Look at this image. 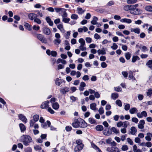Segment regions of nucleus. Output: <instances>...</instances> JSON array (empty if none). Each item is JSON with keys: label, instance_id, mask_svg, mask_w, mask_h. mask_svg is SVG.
Masks as SVG:
<instances>
[{"label": "nucleus", "instance_id": "nucleus-24", "mask_svg": "<svg viewBox=\"0 0 152 152\" xmlns=\"http://www.w3.org/2000/svg\"><path fill=\"white\" fill-rule=\"evenodd\" d=\"M98 54L99 55L101 54L105 55L106 54L105 50H102L101 49L98 50L97 51Z\"/></svg>", "mask_w": 152, "mask_h": 152}, {"label": "nucleus", "instance_id": "nucleus-2", "mask_svg": "<svg viewBox=\"0 0 152 152\" xmlns=\"http://www.w3.org/2000/svg\"><path fill=\"white\" fill-rule=\"evenodd\" d=\"M79 120L80 123V124H79V127L80 128H84L87 126V124L84 120L81 119V118H79Z\"/></svg>", "mask_w": 152, "mask_h": 152}, {"label": "nucleus", "instance_id": "nucleus-32", "mask_svg": "<svg viewBox=\"0 0 152 152\" xmlns=\"http://www.w3.org/2000/svg\"><path fill=\"white\" fill-rule=\"evenodd\" d=\"M110 130L111 131L113 132L115 134H118L119 133V131L115 127H113L111 128Z\"/></svg>", "mask_w": 152, "mask_h": 152}, {"label": "nucleus", "instance_id": "nucleus-30", "mask_svg": "<svg viewBox=\"0 0 152 152\" xmlns=\"http://www.w3.org/2000/svg\"><path fill=\"white\" fill-rule=\"evenodd\" d=\"M147 136L145 137V139L148 141H150L151 140V138L150 137V135H151V136H152V134L150 133H148L147 134Z\"/></svg>", "mask_w": 152, "mask_h": 152}, {"label": "nucleus", "instance_id": "nucleus-51", "mask_svg": "<svg viewBox=\"0 0 152 152\" xmlns=\"http://www.w3.org/2000/svg\"><path fill=\"white\" fill-rule=\"evenodd\" d=\"M36 122L33 119L31 120L30 121V127H32L34 125V123Z\"/></svg>", "mask_w": 152, "mask_h": 152}, {"label": "nucleus", "instance_id": "nucleus-35", "mask_svg": "<svg viewBox=\"0 0 152 152\" xmlns=\"http://www.w3.org/2000/svg\"><path fill=\"white\" fill-rule=\"evenodd\" d=\"M57 28L59 29L62 32H64V29L63 28V25L62 24H60L58 25L57 26Z\"/></svg>", "mask_w": 152, "mask_h": 152}, {"label": "nucleus", "instance_id": "nucleus-25", "mask_svg": "<svg viewBox=\"0 0 152 152\" xmlns=\"http://www.w3.org/2000/svg\"><path fill=\"white\" fill-rule=\"evenodd\" d=\"M138 111L137 110L135 107L131 108L129 110V112L131 114L134 113Z\"/></svg>", "mask_w": 152, "mask_h": 152}, {"label": "nucleus", "instance_id": "nucleus-48", "mask_svg": "<svg viewBox=\"0 0 152 152\" xmlns=\"http://www.w3.org/2000/svg\"><path fill=\"white\" fill-rule=\"evenodd\" d=\"M130 7L131 5H126L124 7V9L126 11H128L129 10H130Z\"/></svg>", "mask_w": 152, "mask_h": 152}, {"label": "nucleus", "instance_id": "nucleus-16", "mask_svg": "<svg viewBox=\"0 0 152 152\" xmlns=\"http://www.w3.org/2000/svg\"><path fill=\"white\" fill-rule=\"evenodd\" d=\"M120 21L122 22L126 23H132V20L129 19L123 18L120 20Z\"/></svg>", "mask_w": 152, "mask_h": 152}, {"label": "nucleus", "instance_id": "nucleus-7", "mask_svg": "<svg viewBox=\"0 0 152 152\" xmlns=\"http://www.w3.org/2000/svg\"><path fill=\"white\" fill-rule=\"evenodd\" d=\"M83 144L77 145L75 148L74 151L75 152H79L83 149Z\"/></svg>", "mask_w": 152, "mask_h": 152}, {"label": "nucleus", "instance_id": "nucleus-26", "mask_svg": "<svg viewBox=\"0 0 152 152\" xmlns=\"http://www.w3.org/2000/svg\"><path fill=\"white\" fill-rule=\"evenodd\" d=\"M146 65L151 69H152V60H150L148 61L146 63Z\"/></svg>", "mask_w": 152, "mask_h": 152}, {"label": "nucleus", "instance_id": "nucleus-63", "mask_svg": "<svg viewBox=\"0 0 152 152\" xmlns=\"http://www.w3.org/2000/svg\"><path fill=\"white\" fill-rule=\"evenodd\" d=\"M40 28V27L39 26H37L36 25H34L33 27V30H36V31H38V30Z\"/></svg>", "mask_w": 152, "mask_h": 152}, {"label": "nucleus", "instance_id": "nucleus-19", "mask_svg": "<svg viewBox=\"0 0 152 152\" xmlns=\"http://www.w3.org/2000/svg\"><path fill=\"white\" fill-rule=\"evenodd\" d=\"M131 31L132 32H134L135 33L139 34L140 32V29L138 28H132L131 29Z\"/></svg>", "mask_w": 152, "mask_h": 152}, {"label": "nucleus", "instance_id": "nucleus-50", "mask_svg": "<svg viewBox=\"0 0 152 152\" xmlns=\"http://www.w3.org/2000/svg\"><path fill=\"white\" fill-rule=\"evenodd\" d=\"M130 108V105L129 104H127L124 106V109L126 111L129 110Z\"/></svg>", "mask_w": 152, "mask_h": 152}, {"label": "nucleus", "instance_id": "nucleus-40", "mask_svg": "<svg viewBox=\"0 0 152 152\" xmlns=\"http://www.w3.org/2000/svg\"><path fill=\"white\" fill-rule=\"evenodd\" d=\"M70 20V19L69 18H63L62 21L63 22L65 23H68Z\"/></svg>", "mask_w": 152, "mask_h": 152}, {"label": "nucleus", "instance_id": "nucleus-17", "mask_svg": "<svg viewBox=\"0 0 152 152\" xmlns=\"http://www.w3.org/2000/svg\"><path fill=\"white\" fill-rule=\"evenodd\" d=\"M118 97V93H113L111 94V97L114 99L115 100Z\"/></svg>", "mask_w": 152, "mask_h": 152}, {"label": "nucleus", "instance_id": "nucleus-18", "mask_svg": "<svg viewBox=\"0 0 152 152\" xmlns=\"http://www.w3.org/2000/svg\"><path fill=\"white\" fill-rule=\"evenodd\" d=\"M131 131L130 132L131 134L132 135L134 134L137 132V130L135 127L132 126L130 129Z\"/></svg>", "mask_w": 152, "mask_h": 152}, {"label": "nucleus", "instance_id": "nucleus-20", "mask_svg": "<svg viewBox=\"0 0 152 152\" xmlns=\"http://www.w3.org/2000/svg\"><path fill=\"white\" fill-rule=\"evenodd\" d=\"M103 126L100 125H99L96 126L95 127V129L97 131H101L103 129Z\"/></svg>", "mask_w": 152, "mask_h": 152}, {"label": "nucleus", "instance_id": "nucleus-8", "mask_svg": "<svg viewBox=\"0 0 152 152\" xmlns=\"http://www.w3.org/2000/svg\"><path fill=\"white\" fill-rule=\"evenodd\" d=\"M19 119L25 123H26L27 122V119L24 115L21 114L18 115Z\"/></svg>", "mask_w": 152, "mask_h": 152}, {"label": "nucleus", "instance_id": "nucleus-14", "mask_svg": "<svg viewBox=\"0 0 152 152\" xmlns=\"http://www.w3.org/2000/svg\"><path fill=\"white\" fill-rule=\"evenodd\" d=\"M19 126L21 132H24L26 130V127L23 124H19Z\"/></svg>", "mask_w": 152, "mask_h": 152}, {"label": "nucleus", "instance_id": "nucleus-4", "mask_svg": "<svg viewBox=\"0 0 152 152\" xmlns=\"http://www.w3.org/2000/svg\"><path fill=\"white\" fill-rule=\"evenodd\" d=\"M50 102L49 101L47 100L43 102L41 105V108L42 109H46L49 107V105L48 104Z\"/></svg>", "mask_w": 152, "mask_h": 152}, {"label": "nucleus", "instance_id": "nucleus-34", "mask_svg": "<svg viewBox=\"0 0 152 152\" xmlns=\"http://www.w3.org/2000/svg\"><path fill=\"white\" fill-rule=\"evenodd\" d=\"M96 106V104L95 103H91L90 104V108L92 110H95Z\"/></svg>", "mask_w": 152, "mask_h": 152}, {"label": "nucleus", "instance_id": "nucleus-6", "mask_svg": "<svg viewBox=\"0 0 152 152\" xmlns=\"http://www.w3.org/2000/svg\"><path fill=\"white\" fill-rule=\"evenodd\" d=\"M28 17L29 19L31 20L34 19L38 17V15L34 13H30L28 14Z\"/></svg>", "mask_w": 152, "mask_h": 152}, {"label": "nucleus", "instance_id": "nucleus-58", "mask_svg": "<svg viewBox=\"0 0 152 152\" xmlns=\"http://www.w3.org/2000/svg\"><path fill=\"white\" fill-rule=\"evenodd\" d=\"M127 141L131 145H132L133 144V142L132 140L129 138H127Z\"/></svg>", "mask_w": 152, "mask_h": 152}, {"label": "nucleus", "instance_id": "nucleus-23", "mask_svg": "<svg viewBox=\"0 0 152 152\" xmlns=\"http://www.w3.org/2000/svg\"><path fill=\"white\" fill-rule=\"evenodd\" d=\"M24 26L25 27V28L28 31H31V26L29 24L27 23H24Z\"/></svg>", "mask_w": 152, "mask_h": 152}, {"label": "nucleus", "instance_id": "nucleus-60", "mask_svg": "<svg viewBox=\"0 0 152 152\" xmlns=\"http://www.w3.org/2000/svg\"><path fill=\"white\" fill-rule=\"evenodd\" d=\"M107 65L105 62H103L101 64V66L103 68H105L107 67Z\"/></svg>", "mask_w": 152, "mask_h": 152}, {"label": "nucleus", "instance_id": "nucleus-1", "mask_svg": "<svg viewBox=\"0 0 152 152\" xmlns=\"http://www.w3.org/2000/svg\"><path fill=\"white\" fill-rule=\"evenodd\" d=\"M32 140L31 137L29 135H23L22 137V142L25 146H28L29 143L31 142Z\"/></svg>", "mask_w": 152, "mask_h": 152}, {"label": "nucleus", "instance_id": "nucleus-53", "mask_svg": "<svg viewBox=\"0 0 152 152\" xmlns=\"http://www.w3.org/2000/svg\"><path fill=\"white\" fill-rule=\"evenodd\" d=\"M25 152H32V150L31 147H28L25 149Z\"/></svg>", "mask_w": 152, "mask_h": 152}, {"label": "nucleus", "instance_id": "nucleus-52", "mask_svg": "<svg viewBox=\"0 0 152 152\" xmlns=\"http://www.w3.org/2000/svg\"><path fill=\"white\" fill-rule=\"evenodd\" d=\"M128 149L127 146L126 145H124L122 146L121 149L123 151H126Z\"/></svg>", "mask_w": 152, "mask_h": 152}, {"label": "nucleus", "instance_id": "nucleus-37", "mask_svg": "<svg viewBox=\"0 0 152 152\" xmlns=\"http://www.w3.org/2000/svg\"><path fill=\"white\" fill-rule=\"evenodd\" d=\"M88 121L89 123L92 124H95L96 123L95 120L92 118H88Z\"/></svg>", "mask_w": 152, "mask_h": 152}, {"label": "nucleus", "instance_id": "nucleus-3", "mask_svg": "<svg viewBox=\"0 0 152 152\" xmlns=\"http://www.w3.org/2000/svg\"><path fill=\"white\" fill-rule=\"evenodd\" d=\"M37 38L42 43L45 44H46L47 43V39L42 35L38 34H37Z\"/></svg>", "mask_w": 152, "mask_h": 152}, {"label": "nucleus", "instance_id": "nucleus-22", "mask_svg": "<svg viewBox=\"0 0 152 152\" xmlns=\"http://www.w3.org/2000/svg\"><path fill=\"white\" fill-rule=\"evenodd\" d=\"M59 105L56 102L53 103L52 105V107L53 109L55 110H57L59 108Z\"/></svg>", "mask_w": 152, "mask_h": 152}, {"label": "nucleus", "instance_id": "nucleus-13", "mask_svg": "<svg viewBox=\"0 0 152 152\" xmlns=\"http://www.w3.org/2000/svg\"><path fill=\"white\" fill-rule=\"evenodd\" d=\"M107 129H105L103 132L104 134L106 136H108L112 134V131H110L108 130L107 131Z\"/></svg>", "mask_w": 152, "mask_h": 152}, {"label": "nucleus", "instance_id": "nucleus-29", "mask_svg": "<svg viewBox=\"0 0 152 152\" xmlns=\"http://www.w3.org/2000/svg\"><path fill=\"white\" fill-rule=\"evenodd\" d=\"M71 18L73 20H76L79 18V17L77 15L73 14L71 15Z\"/></svg>", "mask_w": 152, "mask_h": 152}, {"label": "nucleus", "instance_id": "nucleus-57", "mask_svg": "<svg viewBox=\"0 0 152 152\" xmlns=\"http://www.w3.org/2000/svg\"><path fill=\"white\" fill-rule=\"evenodd\" d=\"M99 112L100 115H102L104 113V110L102 107H101L99 110Z\"/></svg>", "mask_w": 152, "mask_h": 152}, {"label": "nucleus", "instance_id": "nucleus-44", "mask_svg": "<svg viewBox=\"0 0 152 152\" xmlns=\"http://www.w3.org/2000/svg\"><path fill=\"white\" fill-rule=\"evenodd\" d=\"M137 1V0H128L127 2L128 4H132L136 3Z\"/></svg>", "mask_w": 152, "mask_h": 152}, {"label": "nucleus", "instance_id": "nucleus-42", "mask_svg": "<svg viewBox=\"0 0 152 152\" xmlns=\"http://www.w3.org/2000/svg\"><path fill=\"white\" fill-rule=\"evenodd\" d=\"M39 118V115H35L33 116V120L36 122L38 121Z\"/></svg>", "mask_w": 152, "mask_h": 152}, {"label": "nucleus", "instance_id": "nucleus-27", "mask_svg": "<svg viewBox=\"0 0 152 152\" xmlns=\"http://www.w3.org/2000/svg\"><path fill=\"white\" fill-rule=\"evenodd\" d=\"M145 9L147 11L152 12V6H146L145 7Z\"/></svg>", "mask_w": 152, "mask_h": 152}, {"label": "nucleus", "instance_id": "nucleus-64", "mask_svg": "<svg viewBox=\"0 0 152 152\" xmlns=\"http://www.w3.org/2000/svg\"><path fill=\"white\" fill-rule=\"evenodd\" d=\"M94 38L96 39H98L101 38L100 36L97 33H95L94 35Z\"/></svg>", "mask_w": 152, "mask_h": 152}, {"label": "nucleus", "instance_id": "nucleus-49", "mask_svg": "<svg viewBox=\"0 0 152 152\" xmlns=\"http://www.w3.org/2000/svg\"><path fill=\"white\" fill-rule=\"evenodd\" d=\"M118 47V46L115 43L113 44L112 46H111V48L113 50H116Z\"/></svg>", "mask_w": 152, "mask_h": 152}, {"label": "nucleus", "instance_id": "nucleus-21", "mask_svg": "<svg viewBox=\"0 0 152 152\" xmlns=\"http://www.w3.org/2000/svg\"><path fill=\"white\" fill-rule=\"evenodd\" d=\"M140 60V58L137 56H133L132 57V62L133 63L135 62L137 60Z\"/></svg>", "mask_w": 152, "mask_h": 152}, {"label": "nucleus", "instance_id": "nucleus-5", "mask_svg": "<svg viewBox=\"0 0 152 152\" xmlns=\"http://www.w3.org/2000/svg\"><path fill=\"white\" fill-rule=\"evenodd\" d=\"M147 115V112L145 111H142L141 113H137V116L139 118H142L143 117H146Z\"/></svg>", "mask_w": 152, "mask_h": 152}, {"label": "nucleus", "instance_id": "nucleus-39", "mask_svg": "<svg viewBox=\"0 0 152 152\" xmlns=\"http://www.w3.org/2000/svg\"><path fill=\"white\" fill-rule=\"evenodd\" d=\"M115 103L119 107H121L122 106V103L121 101L119 99L116 100L115 102Z\"/></svg>", "mask_w": 152, "mask_h": 152}, {"label": "nucleus", "instance_id": "nucleus-56", "mask_svg": "<svg viewBox=\"0 0 152 152\" xmlns=\"http://www.w3.org/2000/svg\"><path fill=\"white\" fill-rule=\"evenodd\" d=\"M84 45H80L79 46V48L82 51L86 50V47H84Z\"/></svg>", "mask_w": 152, "mask_h": 152}, {"label": "nucleus", "instance_id": "nucleus-36", "mask_svg": "<svg viewBox=\"0 0 152 152\" xmlns=\"http://www.w3.org/2000/svg\"><path fill=\"white\" fill-rule=\"evenodd\" d=\"M129 80H135L134 77L133 75V73L131 71L129 72Z\"/></svg>", "mask_w": 152, "mask_h": 152}, {"label": "nucleus", "instance_id": "nucleus-9", "mask_svg": "<svg viewBox=\"0 0 152 152\" xmlns=\"http://www.w3.org/2000/svg\"><path fill=\"white\" fill-rule=\"evenodd\" d=\"M69 91V88L67 87H65L63 88L60 90L61 93L63 94H66Z\"/></svg>", "mask_w": 152, "mask_h": 152}, {"label": "nucleus", "instance_id": "nucleus-33", "mask_svg": "<svg viewBox=\"0 0 152 152\" xmlns=\"http://www.w3.org/2000/svg\"><path fill=\"white\" fill-rule=\"evenodd\" d=\"M61 41L60 39H54L53 42L55 45H58L61 43Z\"/></svg>", "mask_w": 152, "mask_h": 152}, {"label": "nucleus", "instance_id": "nucleus-47", "mask_svg": "<svg viewBox=\"0 0 152 152\" xmlns=\"http://www.w3.org/2000/svg\"><path fill=\"white\" fill-rule=\"evenodd\" d=\"M34 21L35 22L39 24H40L41 23V21L40 19L37 18H36L34 19Z\"/></svg>", "mask_w": 152, "mask_h": 152}, {"label": "nucleus", "instance_id": "nucleus-31", "mask_svg": "<svg viewBox=\"0 0 152 152\" xmlns=\"http://www.w3.org/2000/svg\"><path fill=\"white\" fill-rule=\"evenodd\" d=\"M77 10L78 11V13L79 14H83L85 11V10H83L82 8L80 7H77Z\"/></svg>", "mask_w": 152, "mask_h": 152}, {"label": "nucleus", "instance_id": "nucleus-12", "mask_svg": "<svg viewBox=\"0 0 152 152\" xmlns=\"http://www.w3.org/2000/svg\"><path fill=\"white\" fill-rule=\"evenodd\" d=\"M45 20L49 25L52 26L53 25V22L49 16L45 18Z\"/></svg>", "mask_w": 152, "mask_h": 152}, {"label": "nucleus", "instance_id": "nucleus-41", "mask_svg": "<svg viewBox=\"0 0 152 152\" xmlns=\"http://www.w3.org/2000/svg\"><path fill=\"white\" fill-rule=\"evenodd\" d=\"M152 94V89L149 88L148 90V91L147 92V95L148 96L150 97Z\"/></svg>", "mask_w": 152, "mask_h": 152}, {"label": "nucleus", "instance_id": "nucleus-46", "mask_svg": "<svg viewBox=\"0 0 152 152\" xmlns=\"http://www.w3.org/2000/svg\"><path fill=\"white\" fill-rule=\"evenodd\" d=\"M112 152H120L121 151L118 148L116 147H113Z\"/></svg>", "mask_w": 152, "mask_h": 152}, {"label": "nucleus", "instance_id": "nucleus-38", "mask_svg": "<svg viewBox=\"0 0 152 152\" xmlns=\"http://www.w3.org/2000/svg\"><path fill=\"white\" fill-rule=\"evenodd\" d=\"M125 57L127 60H129L131 57V54L129 52L125 53Z\"/></svg>", "mask_w": 152, "mask_h": 152}, {"label": "nucleus", "instance_id": "nucleus-15", "mask_svg": "<svg viewBox=\"0 0 152 152\" xmlns=\"http://www.w3.org/2000/svg\"><path fill=\"white\" fill-rule=\"evenodd\" d=\"M79 124H80V122L79 121V118H78L77 120V121H76L74 123H73L72 124V125L73 127L75 128H77L79 127Z\"/></svg>", "mask_w": 152, "mask_h": 152}, {"label": "nucleus", "instance_id": "nucleus-54", "mask_svg": "<svg viewBox=\"0 0 152 152\" xmlns=\"http://www.w3.org/2000/svg\"><path fill=\"white\" fill-rule=\"evenodd\" d=\"M51 55L53 57H56L57 55V53L56 51L52 50L51 51Z\"/></svg>", "mask_w": 152, "mask_h": 152}, {"label": "nucleus", "instance_id": "nucleus-61", "mask_svg": "<svg viewBox=\"0 0 152 152\" xmlns=\"http://www.w3.org/2000/svg\"><path fill=\"white\" fill-rule=\"evenodd\" d=\"M132 122H134L136 123H138V119L136 118L133 117L132 119Z\"/></svg>", "mask_w": 152, "mask_h": 152}, {"label": "nucleus", "instance_id": "nucleus-59", "mask_svg": "<svg viewBox=\"0 0 152 152\" xmlns=\"http://www.w3.org/2000/svg\"><path fill=\"white\" fill-rule=\"evenodd\" d=\"M122 74L125 78L127 77L128 76V73L127 72L123 71L122 72Z\"/></svg>", "mask_w": 152, "mask_h": 152}, {"label": "nucleus", "instance_id": "nucleus-45", "mask_svg": "<svg viewBox=\"0 0 152 152\" xmlns=\"http://www.w3.org/2000/svg\"><path fill=\"white\" fill-rule=\"evenodd\" d=\"M79 42L81 44L80 45H85V41L83 38H80L79 40Z\"/></svg>", "mask_w": 152, "mask_h": 152}, {"label": "nucleus", "instance_id": "nucleus-28", "mask_svg": "<svg viewBox=\"0 0 152 152\" xmlns=\"http://www.w3.org/2000/svg\"><path fill=\"white\" fill-rule=\"evenodd\" d=\"M139 48L141 49L142 52H145L146 51H148V48L145 46H143L142 48L140 46H139Z\"/></svg>", "mask_w": 152, "mask_h": 152}, {"label": "nucleus", "instance_id": "nucleus-62", "mask_svg": "<svg viewBox=\"0 0 152 152\" xmlns=\"http://www.w3.org/2000/svg\"><path fill=\"white\" fill-rule=\"evenodd\" d=\"M76 143H77V145L83 144L82 143V140L80 139L76 140Z\"/></svg>", "mask_w": 152, "mask_h": 152}, {"label": "nucleus", "instance_id": "nucleus-55", "mask_svg": "<svg viewBox=\"0 0 152 152\" xmlns=\"http://www.w3.org/2000/svg\"><path fill=\"white\" fill-rule=\"evenodd\" d=\"M114 90L115 91L117 92H120L122 90L121 88L119 86H118L117 87H114Z\"/></svg>", "mask_w": 152, "mask_h": 152}, {"label": "nucleus", "instance_id": "nucleus-11", "mask_svg": "<svg viewBox=\"0 0 152 152\" xmlns=\"http://www.w3.org/2000/svg\"><path fill=\"white\" fill-rule=\"evenodd\" d=\"M43 32L45 34L48 35L50 33V30L48 28L44 27L43 28Z\"/></svg>", "mask_w": 152, "mask_h": 152}, {"label": "nucleus", "instance_id": "nucleus-10", "mask_svg": "<svg viewBox=\"0 0 152 152\" xmlns=\"http://www.w3.org/2000/svg\"><path fill=\"white\" fill-rule=\"evenodd\" d=\"M130 13L131 14L135 15H138L141 13L140 10L138 8H136V9H135V10L132 11H131V12H130Z\"/></svg>", "mask_w": 152, "mask_h": 152}, {"label": "nucleus", "instance_id": "nucleus-43", "mask_svg": "<svg viewBox=\"0 0 152 152\" xmlns=\"http://www.w3.org/2000/svg\"><path fill=\"white\" fill-rule=\"evenodd\" d=\"M34 148L35 150L36 151L37 150H40L42 149L41 147L39 145H34Z\"/></svg>", "mask_w": 152, "mask_h": 152}]
</instances>
